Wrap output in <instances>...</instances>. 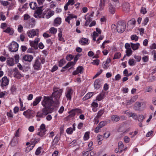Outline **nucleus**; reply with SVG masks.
Segmentation results:
<instances>
[{
    "label": "nucleus",
    "mask_w": 156,
    "mask_h": 156,
    "mask_svg": "<svg viewBox=\"0 0 156 156\" xmlns=\"http://www.w3.org/2000/svg\"><path fill=\"white\" fill-rule=\"evenodd\" d=\"M54 102L52 97L44 96L42 102V105L44 108L42 109L41 111H39L37 113L36 117L43 118L49 113H51L54 109L51 108V107Z\"/></svg>",
    "instance_id": "f257e3e1"
},
{
    "label": "nucleus",
    "mask_w": 156,
    "mask_h": 156,
    "mask_svg": "<svg viewBox=\"0 0 156 156\" xmlns=\"http://www.w3.org/2000/svg\"><path fill=\"white\" fill-rule=\"evenodd\" d=\"M54 92L52 94V97L54 98V103L56 105L59 104V98L63 92L62 89H58L57 88L53 89Z\"/></svg>",
    "instance_id": "f03ea898"
},
{
    "label": "nucleus",
    "mask_w": 156,
    "mask_h": 156,
    "mask_svg": "<svg viewBox=\"0 0 156 156\" xmlns=\"http://www.w3.org/2000/svg\"><path fill=\"white\" fill-rule=\"evenodd\" d=\"M126 28V25L123 22L119 21L117 23V31L120 33L123 32Z\"/></svg>",
    "instance_id": "7ed1b4c3"
},
{
    "label": "nucleus",
    "mask_w": 156,
    "mask_h": 156,
    "mask_svg": "<svg viewBox=\"0 0 156 156\" xmlns=\"http://www.w3.org/2000/svg\"><path fill=\"white\" fill-rule=\"evenodd\" d=\"M82 113V111L80 109L77 108L73 109L69 112V114L67 116V117L68 118H70L74 117L76 114H78Z\"/></svg>",
    "instance_id": "20e7f679"
},
{
    "label": "nucleus",
    "mask_w": 156,
    "mask_h": 156,
    "mask_svg": "<svg viewBox=\"0 0 156 156\" xmlns=\"http://www.w3.org/2000/svg\"><path fill=\"white\" fill-rule=\"evenodd\" d=\"M27 34L30 37H33L36 36H38L39 34V30L38 29H32L27 32Z\"/></svg>",
    "instance_id": "39448f33"
},
{
    "label": "nucleus",
    "mask_w": 156,
    "mask_h": 156,
    "mask_svg": "<svg viewBox=\"0 0 156 156\" xmlns=\"http://www.w3.org/2000/svg\"><path fill=\"white\" fill-rule=\"evenodd\" d=\"M18 44L16 42L13 41L10 44L9 48L11 51L15 52L18 50Z\"/></svg>",
    "instance_id": "423d86ee"
},
{
    "label": "nucleus",
    "mask_w": 156,
    "mask_h": 156,
    "mask_svg": "<svg viewBox=\"0 0 156 156\" xmlns=\"http://www.w3.org/2000/svg\"><path fill=\"white\" fill-rule=\"evenodd\" d=\"M40 40L39 38H36L34 41H30V44L31 46L34 48L35 49H37V44Z\"/></svg>",
    "instance_id": "0eeeda50"
},
{
    "label": "nucleus",
    "mask_w": 156,
    "mask_h": 156,
    "mask_svg": "<svg viewBox=\"0 0 156 156\" xmlns=\"http://www.w3.org/2000/svg\"><path fill=\"white\" fill-rule=\"evenodd\" d=\"M73 94V90L72 89L68 88L66 92L65 93L66 96L67 100H71V97Z\"/></svg>",
    "instance_id": "6e6552de"
},
{
    "label": "nucleus",
    "mask_w": 156,
    "mask_h": 156,
    "mask_svg": "<svg viewBox=\"0 0 156 156\" xmlns=\"http://www.w3.org/2000/svg\"><path fill=\"white\" fill-rule=\"evenodd\" d=\"M78 59V58L77 55H76L74 58V61L73 62H69L65 66L63 67L62 68L63 69H66L67 68L71 66L74 65L75 63H76V61Z\"/></svg>",
    "instance_id": "1a4fd4ad"
},
{
    "label": "nucleus",
    "mask_w": 156,
    "mask_h": 156,
    "mask_svg": "<svg viewBox=\"0 0 156 156\" xmlns=\"http://www.w3.org/2000/svg\"><path fill=\"white\" fill-rule=\"evenodd\" d=\"M33 67L35 70H39L41 69V64L40 61L38 59H36L35 63L33 65Z\"/></svg>",
    "instance_id": "9d476101"
},
{
    "label": "nucleus",
    "mask_w": 156,
    "mask_h": 156,
    "mask_svg": "<svg viewBox=\"0 0 156 156\" xmlns=\"http://www.w3.org/2000/svg\"><path fill=\"white\" fill-rule=\"evenodd\" d=\"M42 7H38L37 9L36 10L35 12L37 14H38L39 15V18H44L45 15L46 14L44 12H42V10L41 9Z\"/></svg>",
    "instance_id": "9b49d317"
},
{
    "label": "nucleus",
    "mask_w": 156,
    "mask_h": 156,
    "mask_svg": "<svg viewBox=\"0 0 156 156\" xmlns=\"http://www.w3.org/2000/svg\"><path fill=\"white\" fill-rule=\"evenodd\" d=\"M9 80L6 76L3 77L2 79L1 86L3 87L6 86L9 84Z\"/></svg>",
    "instance_id": "f8f14e48"
},
{
    "label": "nucleus",
    "mask_w": 156,
    "mask_h": 156,
    "mask_svg": "<svg viewBox=\"0 0 156 156\" xmlns=\"http://www.w3.org/2000/svg\"><path fill=\"white\" fill-rule=\"evenodd\" d=\"M47 12V14L45 16V18L46 19H49L54 14V12L53 11L51 10L48 9H46L44 12Z\"/></svg>",
    "instance_id": "ddd939ff"
},
{
    "label": "nucleus",
    "mask_w": 156,
    "mask_h": 156,
    "mask_svg": "<svg viewBox=\"0 0 156 156\" xmlns=\"http://www.w3.org/2000/svg\"><path fill=\"white\" fill-rule=\"evenodd\" d=\"M33 58V56L30 55H25L23 57L22 60L29 62H31Z\"/></svg>",
    "instance_id": "4468645a"
},
{
    "label": "nucleus",
    "mask_w": 156,
    "mask_h": 156,
    "mask_svg": "<svg viewBox=\"0 0 156 156\" xmlns=\"http://www.w3.org/2000/svg\"><path fill=\"white\" fill-rule=\"evenodd\" d=\"M83 66H79L77 68L76 70L73 72V75H76L79 73L81 74L83 72Z\"/></svg>",
    "instance_id": "2eb2a0df"
},
{
    "label": "nucleus",
    "mask_w": 156,
    "mask_h": 156,
    "mask_svg": "<svg viewBox=\"0 0 156 156\" xmlns=\"http://www.w3.org/2000/svg\"><path fill=\"white\" fill-rule=\"evenodd\" d=\"M122 8L124 11L126 12H128L130 9L129 4L127 2L124 3L122 4Z\"/></svg>",
    "instance_id": "dca6fc26"
},
{
    "label": "nucleus",
    "mask_w": 156,
    "mask_h": 156,
    "mask_svg": "<svg viewBox=\"0 0 156 156\" xmlns=\"http://www.w3.org/2000/svg\"><path fill=\"white\" fill-rule=\"evenodd\" d=\"M108 11L110 13L113 14L115 12V8L111 4H109Z\"/></svg>",
    "instance_id": "f3484780"
},
{
    "label": "nucleus",
    "mask_w": 156,
    "mask_h": 156,
    "mask_svg": "<svg viewBox=\"0 0 156 156\" xmlns=\"http://www.w3.org/2000/svg\"><path fill=\"white\" fill-rule=\"evenodd\" d=\"M14 59L12 58H9L7 60V64L9 66H12L14 64Z\"/></svg>",
    "instance_id": "a211bd4d"
},
{
    "label": "nucleus",
    "mask_w": 156,
    "mask_h": 156,
    "mask_svg": "<svg viewBox=\"0 0 156 156\" xmlns=\"http://www.w3.org/2000/svg\"><path fill=\"white\" fill-rule=\"evenodd\" d=\"M77 18V16H73L72 14H69L67 17L65 19V21L69 24L70 23V20L73 18Z\"/></svg>",
    "instance_id": "6ab92c4d"
},
{
    "label": "nucleus",
    "mask_w": 156,
    "mask_h": 156,
    "mask_svg": "<svg viewBox=\"0 0 156 156\" xmlns=\"http://www.w3.org/2000/svg\"><path fill=\"white\" fill-rule=\"evenodd\" d=\"M61 23V19L60 17H57L54 21V26H57Z\"/></svg>",
    "instance_id": "aec40b11"
},
{
    "label": "nucleus",
    "mask_w": 156,
    "mask_h": 156,
    "mask_svg": "<svg viewBox=\"0 0 156 156\" xmlns=\"http://www.w3.org/2000/svg\"><path fill=\"white\" fill-rule=\"evenodd\" d=\"M130 44L131 47L133 50H136L138 49L140 46L139 43L134 44L132 43H131Z\"/></svg>",
    "instance_id": "412c9836"
},
{
    "label": "nucleus",
    "mask_w": 156,
    "mask_h": 156,
    "mask_svg": "<svg viewBox=\"0 0 156 156\" xmlns=\"http://www.w3.org/2000/svg\"><path fill=\"white\" fill-rule=\"evenodd\" d=\"M42 99L41 96H39L37 97L35 100L34 101L33 105V106H36L40 102Z\"/></svg>",
    "instance_id": "4be33fe9"
},
{
    "label": "nucleus",
    "mask_w": 156,
    "mask_h": 156,
    "mask_svg": "<svg viewBox=\"0 0 156 156\" xmlns=\"http://www.w3.org/2000/svg\"><path fill=\"white\" fill-rule=\"evenodd\" d=\"M100 80L98 79L95 80L94 83V87L95 89H98L100 87Z\"/></svg>",
    "instance_id": "5701e85b"
},
{
    "label": "nucleus",
    "mask_w": 156,
    "mask_h": 156,
    "mask_svg": "<svg viewBox=\"0 0 156 156\" xmlns=\"http://www.w3.org/2000/svg\"><path fill=\"white\" fill-rule=\"evenodd\" d=\"M14 76L15 77L18 79H20L23 77L22 75L17 70H15V72L14 73Z\"/></svg>",
    "instance_id": "b1692460"
},
{
    "label": "nucleus",
    "mask_w": 156,
    "mask_h": 156,
    "mask_svg": "<svg viewBox=\"0 0 156 156\" xmlns=\"http://www.w3.org/2000/svg\"><path fill=\"white\" fill-rule=\"evenodd\" d=\"M93 95V92H90L88 93L84 97L83 100L85 101L87 99L90 98Z\"/></svg>",
    "instance_id": "393cba45"
},
{
    "label": "nucleus",
    "mask_w": 156,
    "mask_h": 156,
    "mask_svg": "<svg viewBox=\"0 0 156 156\" xmlns=\"http://www.w3.org/2000/svg\"><path fill=\"white\" fill-rule=\"evenodd\" d=\"M88 42V40L86 38H82L79 41V43L83 45L87 44Z\"/></svg>",
    "instance_id": "a878e982"
},
{
    "label": "nucleus",
    "mask_w": 156,
    "mask_h": 156,
    "mask_svg": "<svg viewBox=\"0 0 156 156\" xmlns=\"http://www.w3.org/2000/svg\"><path fill=\"white\" fill-rule=\"evenodd\" d=\"M120 119V117L116 115H114L112 116L111 119L115 122L118 121Z\"/></svg>",
    "instance_id": "bb28decb"
},
{
    "label": "nucleus",
    "mask_w": 156,
    "mask_h": 156,
    "mask_svg": "<svg viewBox=\"0 0 156 156\" xmlns=\"http://www.w3.org/2000/svg\"><path fill=\"white\" fill-rule=\"evenodd\" d=\"M105 95V93H102L100 94L96 98L95 101L98 100L100 101L104 98V97Z\"/></svg>",
    "instance_id": "cd10ccee"
},
{
    "label": "nucleus",
    "mask_w": 156,
    "mask_h": 156,
    "mask_svg": "<svg viewBox=\"0 0 156 156\" xmlns=\"http://www.w3.org/2000/svg\"><path fill=\"white\" fill-rule=\"evenodd\" d=\"M32 110L30 109L24 111L23 113V115H25L27 118H28L29 115L31 114Z\"/></svg>",
    "instance_id": "c85d7f7f"
},
{
    "label": "nucleus",
    "mask_w": 156,
    "mask_h": 156,
    "mask_svg": "<svg viewBox=\"0 0 156 156\" xmlns=\"http://www.w3.org/2000/svg\"><path fill=\"white\" fill-rule=\"evenodd\" d=\"M105 2L103 0H100L99 7V10H102L103 9L105 6Z\"/></svg>",
    "instance_id": "c756f323"
},
{
    "label": "nucleus",
    "mask_w": 156,
    "mask_h": 156,
    "mask_svg": "<svg viewBox=\"0 0 156 156\" xmlns=\"http://www.w3.org/2000/svg\"><path fill=\"white\" fill-rule=\"evenodd\" d=\"M136 99L134 97L132 98L131 99L129 100H127L126 101V105H129L135 101Z\"/></svg>",
    "instance_id": "7c9ffc66"
},
{
    "label": "nucleus",
    "mask_w": 156,
    "mask_h": 156,
    "mask_svg": "<svg viewBox=\"0 0 156 156\" xmlns=\"http://www.w3.org/2000/svg\"><path fill=\"white\" fill-rule=\"evenodd\" d=\"M30 8L33 9H35L37 8V5L36 2H31L30 4Z\"/></svg>",
    "instance_id": "2f4dec72"
},
{
    "label": "nucleus",
    "mask_w": 156,
    "mask_h": 156,
    "mask_svg": "<svg viewBox=\"0 0 156 156\" xmlns=\"http://www.w3.org/2000/svg\"><path fill=\"white\" fill-rule=\"evenodd\" d=\"M85 19L86 20V22H85V25L87 26L91 21L92 19L91 18L90 16H87V17H86Z\"/></svg>",
    "instance_id": "473e14b6"
},
{
    "label": "nucleus",
    "mask_w": 156,
    "mask_h": 156,
    "mask_svg": "<svg viewBox=\"0 0 156 156\" xmlns=\"http://www.w3.org/2000/svg\"><path fill=\"white\" fill-rule=\"evenodd\" d=\"M128 63L129 65L131 66H134L136 63V62L134 59H130L129 60Z\"/></svg>",
    "instance_id": "72a5a7b5"
},
{
    "label": "nucleus",
    "mask_w": 156,
    "mask_h": 156,
    "mask_svg": "<svg viewBox=\"0 0 156 156\" xmlns=\"http://www.w3.org/2000/svg\"><path fill=\"white\" fill-rule=\"evenodd\" d=\"M142 105V104L139 102H136L135 104V110H138Z\"/></svg>",
    "instance_id": "f704fd0d"
},
{
    "label": "nucleus",
    "mask_w": 156,
    "mask_h": 156,
    "mask_svg": "<svg viewBox=\"0 0 156 156\" xmlns=\"http://www.w3.org/2000/svg\"><path fill=\"white\" fill-rule=\"evenodd\" d=\"M50 32L53 34H55L57 31V30L54 27H51L49 29Z\"/></svg>",
    "instance_id": "c9c22d12"
},
{
    "label": "nucleus",
    "mask_w": 156,
    "mask_h": 156,
    "mask_svg": "<svg viewBox=\"0 0 156 156\" xmlns=\"http://www.w3.org/2000/svg\"><path fill=\"white\" fill-rule=\"evenodd\" d=\"M39 131L37 133V135L41 136H43L45 134V132L46 130H38Z\"/></svg>",
    "instance_id": "e433bc0d"
},
{
    "label": "nucleus",
    "mask_w": 156,
    "mask_h": 156,
    "mask_svg": "<svg viewBox=\"0 0 156 156\" xmlns=\"http://www.w3.org/2000/svg\"><path fill=\"white\" fill-rule=\"evenodd\" d=\"M4 32L9 33L10 35L12 34L13 33V31L11 30L9 27H8L4 31Z\"/></svg>",
    "instance_id": "4c0bfd02"
},
{
    "label": "nucleus",
    "mask_w": 156,
    "mask_h": 156,
    "mask_svg": "<svg viewBox=\"0 0 156 156\" xmlns=\"http://www.w3.org/2000/svg\"><path fill=\"white\" fill-rule=\"evenodd\" d=\"M17 143V141L15 139V137H14L13 139L11 141V144L12 146H14L16 145Z\"/></svg>",
    "instance_id": "58836bf2"
},
{
    "label": "nucleus",
    "mask_w": 156,
    "mask_h": 156,
    "mask_svg": "<svg viewBox=\"0 0 156 156\" xmlns=\"http://www.w3.org/2000/svg\"><path fill=\"white\" fill-rule=\"evenodd\" d=\"M111 28L112 31L113 32H116V30H117V25L116 26L114 24H112L111 26Z\"/></svg>",
    "instance_id": "ea45409f"
},
{
    "label": "nucleus",
    "mask_w": 156,
    "mask_h": 156,
    "mask_svg": "<svg viewBox=\"0 0 156 156\" xmlns=\"http://www.w3.org/2000/svg\"><path fill=\"white\" fill-rule=\"evenodd\" d=\"M104 110H101L98 112L97 115L96 116L98 118L100 117L104 113Z\"/></svg>",
    "instance_id": "a19ab883"
},
{
    "label": "nucleus",
    "mask_w": 156,
    "mask_h": 156,
    "mask_svg": "<svg viewBox=\"0 0 156 156\" xmlns=\"http://www.w3.org/2000/svg\"><path fill=\"white\" fill-rule=\"evenodd\" d=\"M6 19L5 16L3 14L2 12L0 11V20H5Z\"/></svg>",
    "instance_id": "79ce46f5"
},
{
    "label": "nucleus",
    "mask_w": 156,
    "mask_h": 156,
    "mask_svg": "<svg viewBox=\"0 0 156 156\" xmlns=\"http://www.w3.org/2000/svg\"><path fill=\"white\" fill-rule=\"evenodd\" d=\"M58 37L59 41H62L63 42L65 41L64 38L62 37V34L61 32H60L58 34Z\"/></svg>",
    "instance_id": "37998d69"
},
{
    "label": "nucleus",
    "mask_w": 156,
    "mask_h": 156,
    "mask_svg": "<svg viewBox=\"0 0 156 156\" xmlns=\"http://www.w3.org/2000/svg\"><path fill=\"white\" fill-rule=\"evenodd\" d=\"M131 39L132 40H134L135 41H137L138 37L136 35H133L131 37Z\"/></svg>",
    "instance_id": "c03bdc74"
},
{
    "label": "nucleus",
    "mask_w": 156,
    "mask_h": 156,
    "mask_svg": "<svg viewBox=\"0 0 156 156\" xmlns=\"http://www.w3.org/2000/svg\"><path fill=\"white\" fill-rule=\"evenodd\" d=\"M89 134L88 132H86L84 136L83 139L84 140H86L89 139Z\"/></svg>",
    "instance_id": "a18cd8bd"
},
{
    "label": "nucleus",
    "mask_w": 156,
    "mask_h": 156,
    "mask_svg": "<svg viewBox=\"0 0 156 156\" xmlns=\"http://www.w3.org/2000/svg\"><path fill=\"white\" fill-rule=\"evenodd\" d=\"M66 63L65 60L63 59H61L59 62V66L60 67H62L63 66V65Z\"/></svg>",
    "instance_id": "49530a36"
},
{
    "label": "nucleus",
    "mask_w": 156,
    "mask_h": 156,
    "mask_svg": "<svg viewBox=\"0 0 156 156\" xmlns=\"http://www.w3.org/2000/svg\"><path fill=\"white\" fill-rule=\"evenodd\" d=\"M121 55V54L119 52H116L115 55L113 59H115L119 58Z\"/></svg>",
    "instance_id": "de8ad7c7"
},
{
    "label": "nucleus",
    "mask_w": 156,
    "mask_h": 156,
    "mask_svg": "<svg viewBox=\"0 0 156 156\" xmlns=\"http://www.w3.org/2000/svg\"><path fill=\"white\" fill-rule=\"evenodd\" d=\"M0 3L2 5L5 6H7L9 4V3L8 2L6 1H1Z\"/></svg>",
    "instance_id": "09e8293b"
},
{
    "label": "nucleus",
    "mask_w": 156,
    "mask_h": 156,
    "mask_svg": "<svg viewBox=\"0 0 156 156\" xmlns=\"http://www.w3.org/2000/svg\"><path fill=\"white\" fill-rule=\"evenodd\" d=\"M126 55L127 56H130L132 54V51L131 49H129L126 50Z\"/></svg>",
    "instance_id": "8fccbe9b"
},
{
    "label": "nucleus",
    "mask_w": 156,
    "mask_h": 156,
    "mask_svg": "<svg viewBox=\"0 0 156 156\" xmlns=\"http://www.w3.org/2000/svg\"><path fill=\"white\" fill-rule=\"evenodd\" d=\"M106 124V121H102L100 122L98 125L101 128L104 126Z\"/></svg>",
    "instance_id": "3c124183"
},
{
    "label": "nucleus",
    "mask_w": 156,
    "mask_h": 156,
    "mask_svg": "<svg viewBox=\"0 0 156 156\" xmlns=\"http://www.w3.org/2000/svg\"><path fill=\"white\" fill-rule=\"evenodd\" d=\"M124 145L123 143L122 142H119L118 144V147L119 149H122L124 147Z\"/></svg>",
    "instance_id": "603ef678"
},
{
    "label": "nucleus",
    "mask_w": 156,
    "mask_h": 156,
    "mask_svg": "<svg viewBox=\"0 0 156 156\" xmlns=\"http://www.w3.org/2000/svg\"><path fill=\"white\" fill-rule=\"evenodd\" d=\"M129 117H132L134 119H136L137 118V116L135 113H131L130 114Z\"/></svg>",
    "instance_id": "864d4df0"
},
{
    "label": "nucleus",
    "mask_w": 156,
    "mask_h": 156,
    "mask_svg": "<svg viewBox=\"0 0 156 156\" xmlns=\"http://www.w3.org/2000/svg\"><path fill=\"white\" fill-rule=\"evenodd\" d=\"M147 12V11L145 8L142 7L140 9V12L141 13L144 14H145Z\"/></svg>",
    "instance_id": "5fc2aeb1"
},
{
    "label": "nucleus",
    "mask_w": 156,
    "mask_h": 156,
    "mask_svg": "<svg viewBox=\"0 0 156 156\" xmlns=\"http://www.w3.org/2000/svg\"><path fill=\"white\" fill-rule=\"evenodd\" d=\"M73 132V129L72 128L70 127L67 129L66 132L68 134H71Z\"/></svg>",
    "instance_id": "6e6d98bb"
},
{
    "label": "nucleus",
    "mask_w": 156,
    "mask_h": 156,
    "mask_svg": "<svg viewBox=\"0 0 156 156\" xmlns=\"http://www.w3.org/2000/svg\"><path fill=\"white\" fill-rule=\"evenodd\" d=\"M30 17L28 14H26L24 15L23 19L25 20H27L30 19Z\"/></svg>",
    "instance_id": "4d7b16f0"
},
{
    "label": "nucleus",
    "mask_w": 156,
    "mask_h": 156,
    "mask_svg": "<svg viewBox=\"0 0 156 156\" xmlns=\"http://www.w3.org/2000/svg\"><path fill=\"white\" fill-rule=\"evenodd\" d=\"M136 20L135 19H133L132 20H131L129 21V23L131 24L132 25V27H134V25L136 23Z\"/></svg>",
    "instance_id": "13d9d810"
},
{
    "label": "nucleus",
    "mask_w": 156,
    "mask_h": 156,
    "mask_svg": "<svg viewBox=\"0 0 156 156\" xmlns=\"http://www.w3.org/2000/svg\"><path fill=\"white\" fill-rule=\"evenodd\" d=\"M93 145V143L92 142H90L89 144H88V146L89 147V151H91L93 149L92 147H91Z\"/></svg>",
    "instance_id": "bf43d9fd"
},
{
    "label": "nucleus",
    "mask_w": 156,
    "mask_h": 156,
    "mask_svg": "<svg viewBox=\"0 0 156 156\" xmlns=\"http://www.w3.org/2000/svg\"><path fill=\"white\" fill-rule=\"evenodd\" d=\"M41 147H39L37 148L35 152V154L36 155H38L41 153Z\"/></svg>",
    "instance_id": "052dcab7"
},
{
    "label": "nucleus",
    "mask_w": 156,
    "mask_h": 156,
    "mask_svg": "<svg viewBox=\"0 0 156 156\" xmlns=\"http://www.w3.org/2000/svg\"><path fill=\"white\" fill-rule=\"evenodd\" d=\"M10 90L12 92V93L13 94L16 90V86L14 85L12 86L11 87Z\"/></svg>",
    "instance_id": "680f3d73"
},
{
    "label": "nucleus",
    "mask_w": 156,
    "mask_h": 156,
    "mask_svg": "<svg viewBox=\"0 0 156 156\" xmlns=\"http://www.w3.org/2000/svg\"><path fill=\"white\" fill-rule=\"evenodd\" d=\"M38 130H46L45 125L44 124H42L40 126Z\"/></svg>",
    "instance_id": "e2e57ef3"
},
{
    "label": "nucleus",
    "mask_w": 156,
    "mask_h": 156,
    "mask_svg": "<svg viewBox=\"0 0 156 156\" xmlns=\"http://www.w3.org/2000/svg\"><path fill=\"white\" fill-rule=\"evenodd\" d=\"M73 58V56L71 55H69L66 56V59L68 61H70L72 60Z\"/></svg>",
    "instance_id": "0e129e2a"
},
{
    "label": "nucleus",
    "mask_w": 156,
    "mask_h": 156,
    "mask_svg": "<svg viewBox=\"0 0 156 156\" xmlns=\"http://www.w3.org/2000/svg\"><path fill=\"white\" fill-rule=\"evenodd\" d=\"M144 119L145 117L143 115H140L139 117L138 121L142 122Z\"/></svg>",
    "instance_id": "69168bd1"
},
{
    "label": "nucleus",
    "mask_w": 156,
    "mask_h": 156,
    "mask_svg": "<svg viewBox=\"0 0 156 156\" xmlns=\"http://www.w3.org/2000/svg\"><path fill=\"white\" fill-rule=\"evenodd\" d=\"M148 56H145L142 58V60L144 62H147L148 60Z\"/></svg>",
    "instance_id": "338daca9"
},
{
    "label": "nucleus",
    "mask_w": 156,
    "mask_h": 156,
    "mask_svg": "<svg viewBox=\"0 0 156 156\" xmlns=\"http://www.w3.org/2000/svg\"><path fill=\"white\" fill-rule=\"evenodd\" d=\"M23 26L21 25H19L18 28V31L20 33H21L23 31Z\"/></svg>",
    "instance_id": "774afa93"
}]
</instances>
